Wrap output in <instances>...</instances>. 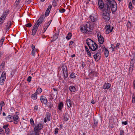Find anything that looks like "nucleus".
Returning <instances> with one entry per match:
<instances>
[{
  "label": "nucleus",
  "instance_id": "0e129e2a",
  "mask_svg": "<svg viewBox=\"0 0 135 135\" xmlns=\"http://www.w3.org/2000/svg\"><path fill=\"white\" fill-rule=\"evenodd\" d=\"M120 45V43H118L116 44V47H118Z\"/></svg>",
  "mask_w": 135,
  "mask_h": 135
},
{
  "label": "nucleus",
  "instance_id": "6e6552de",
  "mask_svg": "<svg viewBox=\"0 0 135 135\" xmlns=\"http://www.w3.org/2000/svg\"><path fill=\"white\" fill-rule=\"evenodd\" d=\"M89 18L93 22L96 21L98 18V17L96 14H92L89 16Z\"/></svg>",
  "mask_w": 135,
  "mask_h": 135
},
{
  "label": "nucleus",
  "instance_id": "2eb2a0df",
  "mask_svg": "<svg viewBox=\"0 0 135 135\" xmlns=\"http://www.w3.org/2000/svg\"><path fill=\"white\" fill-rule=\"evenodd\" d=\"M38 27V26L35 25L32 30V35L34 36L35 35Z\"/></svg>",
  "mask_w": 135,
  "mask_h": 135
},
{
  "label": "nucleus",
  "instance_id": "f8f14e48",
  "mask_svg": "<svg viewBox=\"0 0 135 135\" xmlns=\"http://www.w3.org/2000/svg\"><path fill=\"white\" fill-rule=\"evenodd\" d=\"M93 57L95 60L98 61L100 59L101 57V54L99 52L95 54L94 55Z\"/></svg>",
  "mask_w": 135,
  "mask_h": 135
},
{
  "label": "nucleus",
  "instance_id": "c85d7f7f",
  "mask_svg": "<svg viewBox=\"0 0 135 135\" xmlns=\"http://www.w3.org/2000/svg\"><path fill=\"white\" fill-rule=\"evenodd\" d=\"M50 115L51 114L48 113H46V118L47 120L49 121H50Z\"/></svg>",
  "mask_w": 135,
  "mask_h": 135
},
{
  "label": "nucleus",
  "instance_id": "cd10ccee",
  "mask_svg": "<svg viewBox=\"0 0 135 135\" xmlns=\"http://www.w3.org/2000/svg\"><path fill=\"white\" fill-rule=\"evenodd\" d=\"M72 35L71 33H69L67 35V36L66 37V38L68 40H69L71 38Z\"/></svg>",
  "mask_w": 135,
  "mask_h": 135
},
{
  "label": "nucleus",
  "instance_id": "603ef678",
  "mask_svg": "<svg viewBox=\"0 0 135 135\" xmlns=\"http://www.w3.org/2000/svg\"><path fill=\"white\" fill-rule=\"evenodd\" d=\"M58 131H59V129L58 128H55V132L56 133H55V134H56L57 133H58Z\"/></svg>",
  "mask_w": 135,
  "mask_h": 135
},
{
  "label": "nucleus",
  "instance_id": "13d9d810",
  "mask_svg": "<svg viewBox=\"0 0 135 135\" xmlns=\"http://www.w3.org/2000/svg\"><path fill=\"white\" fill-rule=\"evenodd\" d=\"M120 135H124V131L123 130H120Z\"/></svg>",
  "mask_w": 135,
  "mask_h": 135
},
{
  "label": "nucleus",
  "instance_id": "20e7f679",
  "mask_svg": "<svg viewBox=\"0 0 135 135\" xmlns=\"http://www.w3.org/2000/svg\"><path fill=\"white\" fill-rule=\"evenodd\" d=\"M34 131L36 135H38L40 130L43 127L42 124L40 123L34 126Z\"/></svg>",
  "mask_w": 135,
  "mask_h": 135
},
{
  "label": "nucleus",
  "instance_id": "052dcab7",
  "mask_svg": "<svg viewBox=\"0 0 135 135\" xmlns=\"http://www.w3.org/2000/svg\"><path fill=\"white\" fill-rule=\"evenodd\" d=\"M38 109V107L37 106H35L34 108V110L35 111H36Z\"/></svg>",
  "mask_w": 135,
  "mask_h": 135
},
{
  "label": "nucleus",
  "instance_id": "a18cd8bd",
  "mask_svg": "<svg viewBox=\"0 0 135 135\" xmlns=\"http://www.w3.org/2000/svg\"><path fill=\"white\" fill-rule=\"evenodd\" d=\"M4 102L3 101H2L1 102L0 104V107H1V108H2V107L4 106Z\"/></svg>",
  "mask_w": 135,
  "mask_h": 135
},
{
  "label": "nucleus",
  "instance_id": "8fccbe9b",
  "mask_svg": "<svg viewBox=\"0 0 135 135\" xmlns=\"http://www.w3.org/2000/svg\"><path fill=\"white\" fill-rule=\"evenodd\" d=\"M21 0H16L15 3L16 5L18 6L19 4V2Z\"/></svg>",
  "mask_w": 135,
  "mask_h": 135
},
{
  "label": "nucleus",
  "instance_id": "49530a36",
  "mask_svg": "<svg viewBox=\"0 0 135 135\" xmlns=\"http://www.w3.org/2000/svg\"><path fill=\"white\" fill-rule=\"evenodd\" d=\"M0 132H1V133H0V135L2 134V135H4V132L2 129H0Z\"/></svg>",
  "mask_w": 135,
  "mask_h": 135
},
{
  "label": "nucleus",
  "instance_id": "a211bd4d",
  "mask_svg": "<svg viewBox=\"0 0 135 135\" xmlns=\"http://www.w3.org/2000/svg\"><path fill=\"white\" fill-rule=\"evenodd\" d=\"M41 101L42 103L45 104L47 103V100L46 98L43 96H42L41 97Z\"/></svg>",
  "mask_w": 135,
  "mask_h": 135
},
{
  "label": "nucleus",
  "instance_id": "7ed1b4c3",
  "mask_svg": "<svg viewBox=\"0 0 135 135\" xmlns=\"http://www.w3.org/2000/svg\"><path fill=\"white\" fill-rule=\"evenodd\" d=\"M107 6L109 5L111 9L112 12H115L117 9V6L116 3L113 0H107Z\"/></svg>",
  "mask_w": 135,
  "mask_h": 135
},
{
  "label": "nucleus",
  "instance_id": "9b49d317",
  "mask_svg": "<svg viewBox=\"0 0 135 135\" xmlns=\"http://www.w3.org/2000/svg\"><path fill=\"white\" fill-rule=\"evenodd\" d=\"M86 43L89 47V48H91V46L94 44L95 42L90 38H88L86 40Z\"/></svg>",
  "mask_w": 135,
  "mask_h": 135
},
{
  "label": "nucleus",
  "instance_id": "bf43d9fd",
  "mask_svg": "<svg viewBox=\"0 0 135 135\" xmlns=\"http://www.w3.org/2000/svg\"><path fill=\"white\" fill-rule=\"evenodd\" d=\"M122 124H124V125H126L127 124V121H126L125 122H122Z\"/></svg>",
  "mask_w": 135,
  "mask_h": 135
},
{
  "label": "nucleus",
  "instance_id": "9d476101",
  "mask_svg": "<svg viewBox=\"0 0 135 135\" xmlns=\"http://www.w3.org/2000/svg\"><path fill=\"white\" fill-rule=\"evenodd\" d=\"M105 28L106 29L105 31L106 33L107 34H108L109 33L112 31L113 27H112V28L111 29L110 25H106L105 26Z\"/></svg>",
  "mask_w": 135,
  "mask_h": 135
},
{
  "label": "nucleus",
  "instance_id": "6ab92c4d",
  "mask_svg": "<svg viewBox=\"0 0 135 135\" xmlns=\"http://www.w3.org/2000/svg\"><path fill=\"white\" fill-rule=\"evenodd\" d=\"M111 86L110 84L109 83H105L103 86V88L104 89H108Z\"/></svg>",
  "mask_w": 135,
  "mask_h": 135
},
{
  "label": "nucleus",
  "instance_id": "4468645a",
  "mask_svg": "<svg viewBox=\"0 0 135 135\" xmlns=\"http://www.w3.org/2000/svg\"><path fill=\"white\" fill-rule=\"evenodd\" d=\"M98 5L100 9H102L104 6V4L102 0H99L98 1Z\"/></svg>",
  "mask_w": 135,
  "mask_h": 135
},
{
  "label": "nucleus",
  "instance_id": "338daca9",
  "mask_svg": "<svg viewBox=\"0 0 135 135\" xmlns=\"http://www.w3.org/2000/svg\"><path fill=\"white\" fill-rule=\"evenodd\" d=\"M130 63H131L133 64H134V61L133 60H131Z\"/></svg>",
  "mask_w": 135,
  "mask_h": 135
},
{
  "label": "nucleus",
  "instance_id": "58836bf2",
  "mask_svg": "<svg viewBox=\"0 0 135 135\" xmlns=\"http://www.w3.org/2000/svg\"><path fill=\"white\" fill-rule=\"evenodd\" d=\"M135 101V93L133 94L132 97V102L133 103H134Z\"/></svg>",
  "mask_w": 135,
  "mask_h": 135
},
{
  "label": "nucleus",
  "instance_id": "5fc2aeb1",
  "mask_svg": "<svg viewBox=\"0 0 135 135\" xmlns=\"http://www.w3.org/2000/svg\"><path fill=\"white\" fill-rule=\"evenodd\" d=\"M52 8V6L51 5H49L47 9L49 10V11H50Z\"/></svg>",
  "mask_w": 135,
  "mask_h": 135
},
{
  "label": "nucleus",
  "instance_id": "f257e3e1",
  "mask_svg": "<svg viewBox=\"0 0 135 135\" xmlns=\"http://www.w3.org/2000/svg\"><path fill=\"white\" fill-rule=\"evenodd\" d=\"M110 8L108 6H106L104 7L103 11L102 17L104 20L106 21H109L110 19V16L109 13Z\"/></svg>",
  "mask_w": 135,
  "mask_h": 135
},
{
  "label": "nucleus",
  "instance_id": "dca6fc26",
  "mask_svg": "<svg viewBox=\"0 0 135 135\" xmlns=\"http://www.w3.org/2000/svg\"><path fill=\"white\" fill-rule=\"evenodd\" d=\"M91 48L89 49L93 51H95L97 48V45L95 43H94L93 45L91 46Z\"/></svg>",
  "mask_w": 135,
  "mask_h": 135
},
{
  "label": "nucleus",
  "instance_id": "72a5a7b5",
  "mask_svg": "<svg viewBox=\"0 0 135 135\" xmlns=\"http://www.w3.org/2000/svg\"><path fill=\"white\" fill-rule=\"evenodd\" d=\"M75 74L73 73H71L70 75V77L72 78H75L76 77Z\"/></svg>",
  "mask_w": 135,
  "mask_h": 135
},
{
  "label": "nucleus",
  "instance_id": "c9c22d12",
  "mask_svg": "<svg viewBox=\"0 0 135 135\" xmlns=\"http://www.w3.org/2000/svg\"><path fill=\"white\" fill-rule=\"evenodd\" d=\"M4 40V37H2L1 40L0 41V47H1L2 46Z\"/></svg>",
  "mask_w": 135,
  "mask_h": 135
},
{
  "label": "nucleus",
  "instance_id": "c03bdc74",
  "mask_svg": "<svg viewBox=\"0 0 135 135\" xmlns=\"http://www.w3.org/2000/svg\"><path fill=\"white\" fill-rule=\"evenodd\" d=\"M86 52L87 54L89 56V57H90L91 56V54L90 52L89 51V50L88 49L86 50Z\"/></svg>",
  "mask_w": 135,
  "mask_h": 135
},
{
  "label": "nucleus",
  "instance_id": "774afa93",
  "mask_svg": "<svg viewBox=\"0 0 135 135\" xmlns=\"http://www.w3.org/2000/svg\"><path fill=\"white\" fill-rule=\"evenodd\" d=\"M111 47L112 48H114L113 49H114L115 48L114 45L113 44H111Z\"/></svg>",
  "mask_w": 135,
  "mask_h": 135
},
{
  "label": "nucleus",
  "instance_id": "2f4dec72",
  "mask_svg": "<svg viewBox=\"0 0 135 135\" xmlns=\"http://www.w3.org/2000/svg\"><path fill=\"white\" fill-rule=\"evenodd\" d=\"M5 18L3 16H1L0 18V24H2L4 21Z\"/></svg>",
  "mask_w": 135,
  "mask_h": 135
},
{
  "label": "nucleus",
  "instance_id": "bb28decb",
  "mask_svg": "<svg viewBox=\"0 0 135 135\" xmlns=\"http://www.w3.org/2000/svg\"><path fill=\"white\" fill-rule=\"evenodd\" d=\"M66 103L68 107H70L71 106L70 103V99H67L66 100Z\"/></svg>",
  "mask_w": 135,
  "mask_h": 135
},
{
  "label": "nucleus",
  "instance_id": "f03ea898",
  "mask_svg": "<svg viewBox=\"0 0 135 135\" xmlns=\"http://www.w3.org/2000/svg\"><path fill=\"white\" fill-rule=\"evenodd\" d=\"M80 30L83 33H87L88 32H90L92 30V28L90 27V23L87 22L85 25L81 27Z\"/></svg>",
  "mask_w": 135,
  "mask_h": 135
},
{
  "label": "nucleus",
  "instance_id": "69168bd1",
  "mask_svg": "<svg viewBox=\"0 0 135 135\" xmlns=\"http://www.w3.org/2000/svg\"><path fill=\"white\" fill-rule=\"evenodd\" d=\"M47 29V28H44H44L43 29V31H44L43 33L44 32L46 31Z\"/></svg>",
  "mask_w": 135,
  "mask_h": 135
},
{
  "label": "nucleus",
  "instance_id": "0eeeda50",
  "mask_svg": "<svg viewBox=\"0 0 135 135\" xmlns=\"http://www.w3.org/2000/svg\"><path fill=\"white\" fill-rule=\"evenodd\" d=\"M44 18L45 17L44 15L41 16L35 25L38 26L39 25L42 23L44 19Z\"/></svg>",
  "mask_w": 135,
  "mask_h": 135
},
{
  "label": "nucleus",
  "instance_id": "09e8293b",
  "mask_svg": "<svg viewBox=\"0 0 135 135\" xmlns=\"http://www.w3.org/2000/svg\"><path fill=\"white\" fill-rule=\"evenodd\" d=\"M98 123V121L97 120H96L95 119H94V123L95 125L96 126L97 124Z\"/></svg>",
  "mask_w": 135,
  "mask_h": 135
},
{
  "label": "nucleus",
  "instance_id": "4c0bfd02",
  "mask_svg": "<svg viewBox=\"0 0 135 135\" xmlns=\"http://www.w3.org/2000/svg\"><path fill=\"white\" fill-rule=\"evenodd\" d=\"M50 11L49 10L47 9L45 14V16L46 17L48 16L49 14Z\"/></svg>",
  "mask_w": 135,
  "mask_h": 135
},
{
  "label": "nucleus",
  "instance_id": "6e6d98bb",
  "mask_svg": "<svg viewBox=\"0 0 135 135\" xmlns=\"http://www.w3.org/2000/svg\"><path fill=\"white\" fill-rule=\"evenodd\" d=\"M31 48L32 50H34L35 49V45L32 44L31 45Z\"/></svg>",
  "mask_w": 135,
  "mask_h": 135
},
{
  "label": "nucleus",
  "instance_id": "b1692460",
  "mask_svg": "<svg viewBox=\"0 0 135 135\" xmlns=\"http://www.w3.org/2000/svg\"><path fill=\"white\" fill-rule=\"evenodd\" d=\"M63 103L62 102L60 103L58 105V109L60 110H61L63 108Z\"/></svg>",
  "mask_w": 135,
  "mask_h": 135
},
{
  "label": "nucleus",
  "instance_id": "f3484780",
  "mask_svg": "<svg viewBox=\"0 0 135 135\" xmlns=\"http://www.w3.org/2000/svg\"><path fill=\"white\" fill-rule=\"evenodd\" d=\"M103 49L104 50V53L105 56L107 57L108 56L109 53L108 50L104 46H103Z\"/></svg>",
  "mask_w": 135,
  "mask_h": 135
},
{
  "label": "nucleus",
  "instance_id": "7c9ffc66",
  "mask_svg": "<svg viewBox=\"0 0 135 135\" xmlns=\"http://www.w3.org/2000/svg\"><path fill=\"white\" fill-rule=\"evenodd\" d=\"M42 91V89L40 88H38V89H37L35 93L37 94H39L41 93Z\"/></svg>",
  "mask_w": 135,
  "mask_h": 135
},
{
  "label": "nucleus",
  "instance_id": "ddd939ff",
  "mask_svg": "<svg viewBox=\"0 0 135 135\" xmlns=\"http://www.w3.org/2000/svg\"><path fill=\"white\" fill-rule=\"evenodd\" d=\"M13 121L15 124H17L18 122V116L17 115H15L12 117Z\"/></svg>",
  "mask_w": 135,
  "mask_h": 135
},
{
  "label": "nucleus",
  "instance_id": "864d4df0",
  "mask_svg": "<svg viewBox=\"0 0 135 135\" xmlns=\"http://www.w3.org/2000/svg\"><path fill=\"white\" fill-rule=\"evenodd\" d=\"M8 125H4V126L3 127V128L5 129H6V128H8Z\"/></svg>",
  "mask_w": 135,
  "mask_h": 135
},
{
  "label": "nucleus",
  "instance_id": "473e14b6",
  "mask_svg": "<svg viewBox=\"0 0 135 135\" xmlns=\"http://www.w3.org/2000/svg\"><path fill=\"white\" fill-rule=\"evenodd\" d=\"M52 20H50V22L49 23V22H47L45 24L44 26V28H47L49 25H50V24L51 23V22Z\"/></svg>",
  "mask_w": 135,
  "mask_h": 135
},
{
  "label": "nucleus",
  "instance_id": "f704fd0d",
  "mask_svg": "<svg viewBox=\"0 0 135 135\" xmlns=\"http://www.w3.org/2000/svg\"><path fill=\"white\" fill-rule=\"evenodd\" d=\"M57 1L56 0H54L52 2V4L54 7H56L57 6Z\"/></svg>",
  "mask_w": 135,
  "mask_h": 135
},
{
  "label": "nucleus",
  "instance_id": "5701e85b",
  "mask_svg": "<svg viewBox=\"0 0 135 135\" xmlns=\"http://www.w3.org/2000/svg\"><path fill=\"white\" fill-rule=\"evenodd\" d=\"M127 27L128 29H130L131 28L132 26V24L130 22L128 21L127 24Z\"/></svg>",
  "mask_w": 135,
  "mask_h": 135
},
{
  "label": "nucleus",
  "instance_id": "c756f323",
  "mask_svg": "<svg viewBox=\"0 0 135 135\" xmlns=\"http://www.w3.org/2000/svg\"><path fill=\"white\" fill-rule=\"evenodd\" d=\"M69 115L66 114L65 115L64 117V120L65 121H67L69 119Z\"/></svg>",
  "mask_w": 135,
  "mask_h": 135
},
{
  "label": "nucleus",
  "instance_id": "412c9836",
  "mask_svg": "<svg viewBox=\"0 0 135 135\" xmlns=\"http://www.w3.org/2000/svg\"><path fill=\"white\" fill-rule=\"evenodd\" d=\"M75 88L73 86H71L69 87V90L71 92H74L75 91Z\"/></svg>",
  "mask_w": 135,
  "mask_h": 135
},
{
  "label": "nucleus",
  "instance_id": "3c124183",
  "mask_svg": "<svg viewBox=\"0 0 135 135\" xmlns=\"http://www.w3.org/2000/svg\"><path fill=\"white\" fill-rule=\"evenodd\" d=\"M35 52L34 50H32V52H31V54H32V55L33 56H35Z\"/></svg>",
  "mask_w": 135,
  "mask_h": 135
},
{
  "label": "nucleus",
  "instance_id": "4be33fe9",
  "mask_svg": "<svg viewBox=\"0 0 135 135\" xmlns=\"http://www.w3.org/2000/svg\"><path fill=\"white\" fill-rule=\"evenodd\" d=\"M9 13V10H6L4 12L2 16H3L4 18H6L7 15Z\"/></svg>",
  "mask_w": 135,
  "mask_h": 135
},
{
  "label": "nucleus",
  "instance_id": "393cba45",
  "mask_svg": "<svg viewBox=\"0 0 135 135\" xmlns=\"http://www.w3.org/2000/svg\"><path fill=\"white\" fill-rule=\"evenodd\" d=\"M11 21H8L7 23V25L6 26V28L7 30H8L9 29V28L11 26Z\"/></svg>",
  "mask_w": 135,
  "mask_h": 135
},
{
  "label": "nucleus",
  "instance_id": "37998d69",
  "mask_svg": "<svg viewBox=\"0 0 135 135\" xmlns=\"http://www.w3.org/2000/svg\"><path fill=\"white\" fill-rule=\"evenodd\" d=\"M129 8L130 9L132 10V6L131 3L130 2L129 3Z\"/></svg>",
  "mask_w": 135,
  "mask_h": 135
},
{
  "label": "nucleus",
  "instance_id": "de8ad7c7",
  "mask_svg": "<svg viewBox=\"0 0 135 135\" xmlns=\"http://www.w3.org/2000/svg\"><path fill=\"white\" fill-rule=\"evenodd\" d=\"M32 77L31 76H29L27 79V80L29 82H30L31 80Z\"/></svg>",
  "mask_w": 135,
  "mask_h": 135
},
{
  "label": "nucleus",
  "instance_id": "e433bc0d",
  "mask_svg": "<svg viewBox=\"0 0 135 135\" xmlns=\"http://www.w3.org/2000/svg\"><path fill=\"white\" fill-rule=\"evenodd\" d=\"M30 122L31 125L32 126H34L35 125V124L34 121L32 118H31L30 119Z\"/></svg>",
  "mask_w": 135,
  "mask_h": 135
},
{
  "label": "nucleus",
  "instance_id": "a878e982",
  "mask_svg": "<svg viewBox=\"0 0 135 135\" xmlns=\"http://www.w3.org/2000/svg\"><path fill=\"white\" fill-rule=\"evenodd\" d=\"M37 94L35 93L34 94H32L31 96V97L33 99V100H36L37 99Z\"/></svg>",
  "mask_w": 135,
  "mask_h": 135
},
{
  "label": "nucleus",
  "instance_id": "e2e57ef3",
  "mask_svg": "<svg viewBox=\"0 0 135 135\" xmlns=\"http://www.w3.org/2000/svg\"><path fill=\"white\" fill-rule=\"evenodd\" d=\"M133 66H132V65H130L129 68H132V71L133 70Z\"/></svg>",
  "mask_w": 135,
  "mask_h": 135
},
{
  "label": "nucleus",
  "instance_id": "39448f33",
  "mask_svg": "<svg viewBox=\"0 0 135 135\" xmlns=\"http://www.w3.org/2000/svg\"><path fill=\"white\" fill-rule=\"evenodd\" d=\"M6 78V73L5 71L3 72L0 78V84L1 85L3 84Z\"/></svg>",
  "mask_w": 135,
  "mask_h": 135
},
{
  "label": "nucleus",
  "instance_id": "ea45409f",
  "mask_svg": "<svg viewBox=\"0 0 135 135\" xmlns=\"http://www.w3.org/2000/svg\"><path fill=\"white\" fill-rule=\"evenodd\" d=\"M5 133L7 134H8L9 132V128H6L5 129Z\"/></svg>",
  "mask_w": 135,
  "mask_h": 135
},
{
  "label": "nucleus",
  "instance_id": "aec40b11",
  "mask_svg": "<svg viewBox=\"0 0 135 135\" xmlns=\"http://www.w3.org/2000/svg\"><path fill=\"white\" fill-rule=\"evenodd\" d=\"M7 120L8 122H11L13 121L12 116L10 115H8L6 117Z\"/></svg>",
  "mask_w": 135,
  "mask_h": 135
},
{
  "label": "nucleus",
  "instance_id": "4d7b16f0",
  "mask_svg": "<svg viewBox=\"0 0 135 135\" xmlns=\"http://www.w3.org/2000/svg\"><path fill=\"white\" fill-rule=\"evenodd\" d=\"M53 106V105L51 103L50 104H49L48 105V107L50 108H52V107Z\"/></svg>",
  "mask_w": 135,
  "mask_h": 135
},
{
  "label": "nucleus",
  "instance_id": "680f3d73",
  "mask_svg": "<svg viewBox=\"0 0 135 135\" xmlns=\"http://www.w3.org/2000/svg\"><path fill=\"white\" fill-rule=\"evenodd\" d=\"M133 88L134 89H135V79L134 80L133 82Z\"/></svg>",
  "mask_w": 135,
  "mask_h": 135
},
{
  "label": "nucleus",
  "instance_id": "79ce46f5",
  "mask_svg": "<svg viewBox=\"0 0 135 135\" xmlns=\"http://www.w3.org/2000/svg\"><path fill=\"white\" fill-rule=\"evenodd\" d=\"M25 26L27 27H30L32 25L31 23H28L27 24H26Z\"/></svg>",
  "mask_w": 135,
  "mask_h": 135
},
{
  "label": "nucleus",
  "instance_id": "1a4fd4ad",
  "mask_svg": "<svg viewBox=\"0 0 135 135\" xmlns=\"http://www.w3.org/2000/svg\"><path fill=\"white\" fill-rule=\"evenodd\" d=\"M62 68L64 76L65 78H67L68 76V74L66 66L65 65H63L62 66Z\"/></svg>",
  "mask_w": 135,
  "mask_h": 135
},
{
  "label": "nucleus",
  "instance_id": "a19ab883",
  "mask_svg": "<svg viewBox=\"0 0 135 135\" xmlns=\"http://www.w3.org/2000/svg\"><path fill=\"white\" fill-rule=\"evenodd\" d=\"M59 11L60 12L62 13L64 12L65 11V9L64 8L59 9Z\"/></svg>",
  "mask_w": 135,
  "mask_h": 135
},
{
  "label": "nucleus",
  "instance_id": "423d86ee",
  "mask_svg": "<svg viewBox=\"0 0 135 135\" xmlns=\"http://www.w3.org/2000/svg\"><path fill=\"white\" fill-rule=\"evenodd\" d=\"M97 36L99 42L101 44H103L104 41V38L101 35L100 33H98Z\"/></svg>",
  "mask_w": 135,
  "mask_h": 135
}]
</instances>
